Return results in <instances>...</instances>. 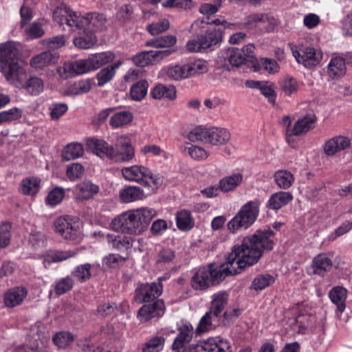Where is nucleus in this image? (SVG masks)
Masks as SVG:
<instances>
[{
    "instance_id": "nucleus-15",
    "label": "nucleus",
    "mask_w": 352,
    "mask_h": 352,
    "mask_svg": "<svg viewBox=\"0 0 352 352\" xmlns=\"http://www.w3.org/2000/svg\"><path fill=\"white\" fill-rule=\"evenodd\" d=\"M79 14L71 10L66 6L58 7L53 12V19L60 25L64 24L76 30V23L77 24L79 19Z\"/></svg>"
},
{
    "instance_id": "nucleus-37",
    "label": "nucleus",
    "mask_w": 352,
    "mask_h": 352,
    "mask_svg": "<svg viewBox=\"0 0 352 352\" xmlns=\"http://www.w3.org/2000/svg\"><path fill=\"white\" fill-rule=\"evenodd\" d=\"M83 153L84 148L80 143L72 142L65 146L61 157L65 161H70L82 156Z\"/></svg>"
},
{
    "instance_id": "nucleus-5",
    "label": "nucleus",
    "mask_w": 352,
    "mask_h": 352,
    "mask_svg": "<svg viewBox=\"0 0 352 352\" xmlns=\"http://www.w3.org/2000/svg\"><path fill=\"white\" fill-rule=\"evenodd\" d=\"M177 334L172 344L173 350L175 352H192L197 344H192L194 328L188 322L178 325Z\"/></svg>"
},
{
    "instance_id": "nucleus-43",
    "label": "nucleus",
    "mask_w": 352,
    "mask_h": 352,
    "mask_svg": "<svg viewBox=\"0 0 352 352\" xmlns=\"http://www.w3.org/2000/svg\"><path fill=\"white\" fill-rule=\"evenodd\" d=\"M274 179L277 186L283 190L288 189L294 181L293 174L285 170L276 171L274 175Z\"/></svg>"
},
{
    "instance_id": "nucleus-40",
    "label": "nucleus",
    "mask_w": 352,
    "mask_h": 352,
    "mask_svg": "<svg viewBox=\"0 0 352 352\" xmlns=\"http://www.w3.org/2000/svg\"><path fill=\"white\" fill-rule=\"evenodd\" d=\"M220 321H217L216 317L213 316L210 311H208L201 318L197 327L195 329V332L197 334H201L211 329H213Z\"/></svg>"
},
{
    "instance_id": "nucleus-8",
    "label": "nucleus",
    "mask_w": 352,
    "mask_h": 352,
    "mask_svg": "<svg viewBox=\"0 0 352 352\" xmlns=\"http://www.w3.org/2000/svg\"><path fill=\"white\" fill-rule=\"evenodd\" d=\"M290 49L292 54L298 63L310 67L318 65L321 58L322 54L317 52L311 45H293L290 44Z\"/></svg>"
},
{
    "instance_id": "nucleus-12",
    "label": "nucleus",
    "mask_w": 352,
    "mask_h": 352,
    "mask_svg": "<svg viewBox=\"0 0 352 352\" xmlns=\"http://www.w3.org/2000/svg\"><path fill=\"white\" fill-rule=\"evenodd\" d=\"M1 72L7 81L11 85L17 88H23L27 79V74L25 69L19 65V63L11 66H3Z\"/></svg>"
},
{
    "instance_id": "nucleus-42",
    "label": "nucleus",
    "mask_w": 352,
    "mask_h": 352,
    "mask_svg": "<svg viewBox=\"0 0 352 352\" xmlns=\"http://www.w3.org/2000/svg\"><path fill=\"white\" fill-rule=\"evenodd\" d=\"M244 57L243 52L240 49L230 48L226 52L225 62L232 67H239L246 61Z\"/></svg>"
},
{
    "instance_id": "nucleus-50",
    "label": "nucleus",
    "mask_w": 352,
    "mask_h": 352,
    "mask_svg": "<svg viewBox=\"0 0 352 352\" xmlns=\"http://www.w3.org/2000/svg\"><path fill=\"white\" fill-rule=\"evenodd\" d=\"M165 73L170 80H181L188 78L184 64L169 66L165 69Z\"/></svg>"
},
{
    "instance_id": "nucleus-62",
    "label": "nucleus",
    "mask_w": 352,
    "mask_h": 352,
    "mask_svg": "<svg viewBox=\"0 0 352 352\" xmlns=\"http://www.w3.org/2000/svg\"><path fill=\"white\" fill-rule=\"evenodd\" d=\"M188 155L195 160L203 161L206 160L209 153L204 148L197 146L190 145L186 148Z\"/></svg>"
},
{
    "instance_id": "nucleus-44",
    "label": "nucleus",
    "mask_w": 352,
    "mask_h": 352,
    "mask_svg": "<svg viewBox=\"0 0 352 352\" xmlns=\"http://www.w3.org/2000/svg\"><path fill=\"white\" fill-rule=\"evenodd\" d=\"M23 110L14 107L0 112V125L10 124L21 118Z\"/></svg>"
},
{
    "instance_id": "nucleus-57",
    "label": "nucleus",
    "mask_w": 352,
    "mask_h": 352,
    "mask_svg": "<svg viewBox=\"0 0 352 352\" xmlns=\"http://www.w3.org/2000/svg\"><path fill=\"white\" fill-rule=\"evenodd\" d=\"M74 341V336L69 332L62 331L57 333L53 337L54 343L59 348L64 349Z\"/></svg>"
},
{
    "instance_id": "nucleus-20",
    "label": "nucleus",
    "mask_w": 352,
    "mask_h": 352,
    "mask_svg": "<svg viewBox=\"0 0 352 352\" xmlns=\"http://www.w3.org/2000/svg\"><path fill=\"white\" fill-rule=\"evenodd\" d=\"M59 55L54 51H45L34 57L30 61V65L35 69H43L48 65L56 63Z\"/></svg>"
},
{
    "instance_id": "nucleus-30",
    "label": "nucleus",
    "mask_w": 352,
    "mask_h": 352,
    "mask_svg": "<svg viewBox=\"0 0 352 352\" xmlns=\"http://www.w3.org/2000/svg\"><path fill=\"white\" fill-rule=\"evenodd\" d=\"M41 187V179L35 177L23 179L19 185V192L25 195L33 196L38 193Z\"/></svg>"
},
{
    "instance_id": "nucleus-2",
    "label": "nucleus",
    "mask_w": 352,
    "mask_h": 352,
    "mask_svg": "<svg viewBox=\"0 0 352 352\" xmlns=\"http://www.w3.org/2000/svg\"><path fill=\"white\" fill-rule=\"evenodd\" d=\"M156 214L155 210L150 208L129 210L115 217L111 221L110 227L116 232L140 234L144 231Z\"/></svg>"
},
{
    "instance_id": "nucleus-17",
    "label": "nucleus",
    "mask_w": 352,
    "mask_h": 352,
    "mask_svg": "<svg viewBox=\"0 0 352 352\" xmlns=\"http://www.w3.org/2000/svg\"><path fill=\"white\" fill-rule=\"evenodd\" d=\"M316 116L313 112H309L298 119L291 130H287L288 136H300L307 133L314 127Z\"/></svg>"
},
{
    "instance_id": "nucleus-26",
    "label": "nucleus",
    "mask_w": 352,
    "mask_h": 352,
    "mask_svg": "<svg viewBox=\"0 0 352 352\" xmlns=\"http://www.w3.org/2000/svg\"><path fill=\"white\" fill-rule=\"evenodd\" d=\"M345 59L341 56L333 57L327 65V74L331 79L342 77L346 73Z\"/></svg>"
},
{
    "instance_id": "nucleus-45",
    "label": "nucleus",
    "mask_w": 352,
    "mask_h": 352,
    "mask_svg": "<svg viewBox=\"0 0 352 352\" xmlns=\"http://www.w3.org/2000/svg\"><path fill=\"white\" fill-rule=\"evenodd\" d=\"M89 58L93 69L96 70L102 65L113 61L115 56L111 52H105L92 54Z\"/></svg>"
},
{
    "instance_id": "nucleus-53",
    "label": "nucleus",
    "mask_w": 352,
    "mask_h": 352,
    "mask_svg": "<svg viewBox=\"0 0 352 352\" xmlns=\"http://www.w3.org/2000/svg\"><path fill=\"white\" fill-rule=\"evenodd\" d=\"M78 188L80 191V196L85 199L93 197L99 192L98 186L93 184L90 181H85L80 183Z\"/></svg>"
},
{
    "instance_id": "nucleus-63",
    "label": "nucleus",
    "mask_w": 352,
    "mask_h": 352,
    "mask_svg": "<svg viewBox=\"0 0 352 352\" xmlns=\"http://www.w3.org/2000/svg\"><path fill=\"white\" fill-rule=\"evenodd\" d=\"M298 89V84L296 80L292 77H286L281 82V90L287 96L296 93Z\"/></svg>"
},
{
    "instance_id": "nucleus-10",
    "label": "nucleus",
    "mask_w": 352,
    "mask_h": 352,
    "mask_svg": "<svg viewBox=\"0 0 352 352\" xmlns=\"http://www.w3.org/2000/svg\"><path fill=\"white\" fill-rule=\"evenodd\" d=\"M212 302L209 311L213 314L217 320L221 321V317L232 320L234 317L238 316L239 310L234 309L232 311H226L221 315L222 311L225 309L228 303V294L225 292H219L214 294L212 296Z\"/></svg>"
},
{
    "instance_id": "nucleus-48",
    "label": "nucleus",
    "mask_w": 352,
    "mask_h": 352,
    "mask_svg": "<svg viewBox=\"0 0 352 352\" xmlns=\"http://www.w3.org/2000/svg\"><path fill=\"white\" fill-rule=\"evenodd\" d=\"M94 85V82L92 79L79 80L70 85L68 92L73 95L86 94L91 90Z\"/></svg>"
},
{
    "instance_id": "nucleus-41",
    "label": "nucleus",
    "mask_w": 352,
    "mask_h": 352,
    "mask_svg": "<svg viewBox=\"0 0 352 352\" xmlns=\"http://www.w3.org/2000/svg\"><path fill=\"white\" fill-rule=\"evenodd\" d=\"M176 223L178 229L182 231H188L195 225L190 212L186 210H182L177 213Z\"/></svg>"
},
{
    "instance_id": "nucleus-51",
    "label": "nucleus",
    "mask_w": 352,
    "mask_h": 352,
    "mask_svg": "<svg viewBox=\"0 0 352 352\" xmlns=\"http://www.w3.org/2000/svg\"><path fill=\"white\" fill-rule=\"evenodd\" d=\"M91 267L89 263L78 265L72 272V275L80 283L86 282L91 276Z\"/></svg>"
},
{
    "instance_id": "nucleus-52",
    "label": "nucleus",
    "mask_w": 352,
    "mask_h": 352,
    "mask_svg": "<svg viewBox=\"0 0 352 352\" xmlns=\"http://www.w3.org/2000/svg\"><path fill=\"white\" fill-rule=\"evenodd\" d=\"M274 282V278L270 274H259L252 280L250 288L256 291L262 290L270 286Z\"/></svg>"
},
{
    "instance_id": "nucleus-35",
    "label": "nucleus",
    "mask_w": 352,
    "mask_h": 352,
    "mask_svg": "<svg viewBox=\"0 0 352 352\" xmlns=\"http://www.w3.org/2000/svg\"><path fill=\"white\" fill-rule=\"evenodd\" d=\"M166 338L162 335H154L142 346V352H160L164 349Z\"/></svg>"
},
{
    "instance_id": "nucleus-16",
    "label": "nucleus",
    "mask_w": 352,
    "mask_h": 352,
    "mask_svg": "<svg viewBox=\"0 0 352 352\" xmlns=\"http://www.w3.org/2000/svg\"><path fill=\"white\" fill-rule=\"evenodd\" d=\"M231 345L228 340L210 338L197 344L192 352H228Z\"/></svg>"
},
{
    "instance_id": "nucleus-34",
    "label": "nucleus",
    "mask_w": 352,
    "mask_h": 352,
    "mask_svg": "<svg viewBox=\"0 0 352 352\" xmlns=\"http://www.w3.org/2000/svg\"><path fill=\"white\" fill-rule=\"evenodd\" d=\"M184 65L188 78L206 73L208 71V64L203 59L190 60Z\"/></svg>"
},
{
    "instance_id": "nucleus-29",
    "label": "nucleus",
    "mask_w": 352,
    "mask_h": 352,
    "mask_svg": "<svg viewBox=\"0 0 352 352\" xmlns=\"http://www.w3.org/2000/svg\"><path fill=\"white\" fill-rule=\"evenodd\" d=\"M113 151L116 154H120L121 155H125L124 154H126L128 151L131 153V156L129 159L114 160L116 162H129L131 160L135 155L134 148L132 146L131 141L125 135H122L118 138L117 142L113 146Z\"/></svg>"
},
{
    "instance_id": "nucleus-38",
    "label": "nucleus",
    "mask_w": 352,
    "mask_h": 352,
    "mask_svg": "<svg viewBox=\"0 0 352 352\" xmlns=\"http://www.w3.org/2000/svg\"><path fill=\"white\" fill-rule=\"evenodd\" d=\"M201 41H205L206 45V50H213L214 47L219 45L222 41V33L219 30L212 28L206 31L205 35H201Z\"/></svg>"
},
{
    "instance_id": "nucleus-1",
    "label": "nucleus",
    "mask_w": 352,
    "mask_h": 352,
    "mask_svg": "<svg viewBox=\"0 0 352 352\" xmlns=\"http://www.w3.org/2000/svg\"><path fill=\"white\" fill-rule=\"evenodd\" d=\"M271 229L258 230L254 234L243 237L241 243L235 244L226 257V262L220 266L212 264L197 269L190 280L195 290L206 289L210 285L222 281L226 276L240 274L247 267L258 262L265 250L273 249Z\"/></svg>"
},
{
    "instance_id": "nucleus-60",
    "label": "nucleus",
    "mask_w": 352,
    "mask_h": 352,
    "mask_svg": "<svg viewBox=\"0 0 352 352\" xmlns=\"http://www.w3.org/2000/svg\"><path fill=\"white\" fill-rule=\"evenodd\" d=\"M116 73L113 69L109 66L102 69L96 75L98 85L102 87L112 80Z\"/></svg>"
},
{
    "instance_id": "nucleus-7",
    "label": "nucleus",
    "mask_w": 352,
    "mask_h": 352,
    "mask_svg": "<svg viewBox=\"0 0 352 352\" xmlns=\"http://www.w3.org/2000/svg\"><path fill=\"white\" fill-rule=\"evenodd\" d=\"M86 146L88 150L101 158H108L111 160H121L129 159L131 156L130 152H127L125 155L116 154L113 153V146L108 144L104 140L89 138L86 140Z\"/></svg>"
},
{
    "instance_id": "nucleus-18",
    "label": "nucleus",
    "mask_w": 352,
    "mask_h": 352,
    "mask_svg": "<svg viewBox=\"0 0 352 352\" xmlns=\"http://www.w3.org/2000/svg\"><path fill=\"white\" fill-rule=\"evenodd\" d=\"M258 24H267L266 30L270 32L276 25L273 16L263 13H254L247 16L244 19V25L248 29H253Z\"/></svg>"
},
{
    "instance_id": "nucleus-56",
    "label": "nucleus",
    "mask_w": 352,
    "mask_h": 352,
    "mask_svg": "<svg viewBox=\"0 0 352 352\" xmlns=\"http://www.w3.org/2000/svg\"><path fill=\"white\" fill-rule=\"evenodd\" d=\"M209 129L198 126L190 131L188 134V138L191 142H204L207 143Z\"/></svg>"
},
{
    "instance_id": "nucleus-59",
    "label": "nucleus",
    "mask_w": 352,
    "mask_h": 352,
    "mask_svg": "<svg viewBox=\"0 0 352 352\" xmlns=\"http://www.w3.org/2000/svg\"><path fill=\"white\" fill-rule=\"evenodd\" d=\"M65 195V190L63 188L56 187L53 188L48 194L46 202L52 206L60 204Z\"/></svg>"
},
{
    "instance_id": "nucleus-4",
    "label": "nucleus",
    "mask_w": 352,
    "mask_h": 352,
    "mask_svg": "<svg viewBox=\"0 0 352 352\" xmlns=\"http://www.w3.org/2000/svg\"><path fill=\"white\" fill-rule=\"evenodd\" d=\"M54 226L56 232L66 240L79 243L82 239L80 223L77 219L60 217L55 220Z\"/></svg>"
},
{
    "instance_id": "nucleus-31",
    "label": "nucleus",
    "mask_w": 352,
    "mask_h": 352,
    "mask_svg": "<svg viewBox=\"0 0 352 352\" xmlns=\"http://www.w3.org/2000/svg\"><path fill=\"white\" fill-rule=\"evenodd\" d=\"M120 197L123 202L131 203L144 199L145 195L141 188L129 186L120 191Z\"/></svg>"
},
{
    "instance_id": "nucleus-9",
    "label": "nucleus",
    "mask_w": 352,
    "mask_h": 352,
    "mask_svg": "<svg viewBox=\"0 0 352 352\" xmlns=\"http://www.w3.org/2000/svg\"><path fill=\"white\" fill-rule=\"evenodd\" d=\"M162 291L160 283H141L135 290L133 300L139 304L153 301L161 296Z\"/></svg>"
},
{
    "instance_id": "nucleus-33",
    "label": "nucleus",
    "mask_w": 352,
    "mask_h": 352,
    "mask_svg": "<svg viewBox=\"0 0 352 352\" xmlns=\"http://www.w3.org/2000/svg\"><path fill=\"white\" fill-rule=\"evenodd\" d=\"M346 296V289L340 286L334 287L329 292V298L337 306L338 311L340 313H342L345 309Z\"/></svg>"
},
{
    "instance_id": "nucleus-61",
    "label": "nucleus",
    "mask_w": 352,
    "mask_h": 352,
    "mask_svg": "<svg viewBox=\"0 0 352 352\" xmlns=\"http://www.w3.org/2000/svg\"><path fill=\"white\" fill-rule=\"evenodd\" d=\"M140 153L144 155H150L155 157H163L167 158L166 152L155 144H146L140 148Z\"/></svg>"
},
{
    "instance_id": "nucleus-6",
    "label": "nucleus",
    "mask_w": 352,
    "mask_h": 352,
    "mask_svg": "<svg viewBox=\"0 0 352 352\" xmlns=\"http://www.w3.org/2000/svg\"><path fill=\"white\" fill-rule=\"evenodd\" d=\"M107 19L102 14L88 12L79 14L78 22L76 23V30L81 32H96L103 30L106 26Z\"/></svg>"
},
{
    "instance_id": "nucleus-25",
    "label": "nucleus",
    "mask_w": 352,
    "mask_h": 352,
    "mask_svg": "<svg viewBox=\"0 0 352 352\" xmlns=\"http://www.w3.org/2000/svg\"><path fill=\"white\" fill-rule=\"evenodd\" d=\"M78 251L67 250V251H49L43 256V264L45 267L50 265L52 263H58L65 261L68 258L74 257L77 255Z\"/></svg>"
},
{
    "instance_id": "nucleus-27",
    "label": "nucleus",
    "mask_w": 352,
    "mask_h": 352,
    "mask_svg": "<svg viewBox=\"0 0 352 352\" xmlns=\"http://www.w3.org/2000/svg\"><path fill=\"white\" fill-rule=\"evenodd\" d=\"M230 132L223 128H210L208 134L207 143L212 145H223L230 140Z\"/></svg>"
},
{
    "instance_id": "nucleus-11",
    "label": "nucleus",
    "mask_w": 352,
    "mask_h": 352,
    "mask_svg": "<svg viewBox=\"0 0 352 352\" xmlns=\"http://www.w3.org/2000/svg\"><path fill=\"white\" fill-rule=\"evenodd\" d=\"M165 305L162 300H157L151 304H146L138 311L137 317L142 322L162 317L165 312Z\"/></svg>"
},
{
    "instance_id": "nucleus-21",
    "label": "nucleus",
    "mask_w": 352,
    "mask_h": 352,
    "mask_svg": "<svg viewBox=\"0 0 352 352\" xmlns=\"http://www.w3.org/2000/svg\"><path fill=\"white\" fill-rule=\"evenodd\" d=\"M293 200V195L290 192L279 191L273 193L266 203V208L278 211L287 205Z\"/></svg>"
},
{
    "instance_id": "nucleus-3",
    "label": "nucleus",
    "mask_w": 352,
    "mask_h": 352,
    "mask_svg": "<svg viewBox=\"0 0 352 352\" xmlns=\"http://www.w3.org/2000/svg\"><path fill=\"white\" fill-rule=\"evenodd\" d=\"M258 199L250 201L243 205L235 216L227 223V228L232 234H236L242 229H248L257 219L259 214Z\"/></svg>"
},
{
    "instance_id": "nucleus-46",
    "label": "nucleus",
    "mask_w": 352,
    "mask_h": 352,
    "mask_svg": "<svg viewBox=\"0 0 352 352\" xmlns=\"http://www.w3.org/2000/svg\"><path fill=\"white\" fill-rule=\"evenodd\" d=\"M82 35L74 38V45L80 49H89L97 43L96 34L90 32H82Z\"/></svg>"
},
{
    "instance_id": "nucleus-58",
    "label": "nucleus",
    "mask_w": 352,
    "mask_h": 352,
    "mask_svg": "<svg viewBox=\"0 0 352 352\" xmlns=\"http://www.w3.org/2000/svg\"><path fill=\"white\" fill-rule=\"evenodd\" d=\"M85 172V168L79 163H72L67 166L66 175L70 181L80 178Z\"/></svg>"
},
{
    "instance_id": "nucleus-24",
    "label": "nucleus",
    "mask_w": 352,
    "mask_h": 352,
    "mask_svg": "<svg viewBox=\"0 0 352 352\" xmlns=\"http://www.w3.org/2000/svg\"><path fill=\"white\" fill-rule=\"evenodd\" d=\"M350 144L351 141L349 138L344 136H337L326 142L323 146V149L325 154L331 156L348 148Z\"/></svg>"
},
{
    "instance_id": "nucleus-22",
    "label": "nucleus",
    "mask_w": 352,
    "mask_h": 352,
    "mask_svg": "<svg viewBox=\"0 0 352 352\" xmlns=\"http://www.w3.org/2000/svg\"><path fill=\"white\" fill-rule=\"evenodd\" d=\"M105 239L110 247L118 251H124L130 249L134 242V239L131 236L115 235L113 234H107Z\"/></svg>"
},
{
    "instance_id": "nucleus-64",
    "label": "nucleus",
    "mask_w": 352,
    "mask_h": 352,
    "mask_svg": "<svg viewBox=\"0 0 352 352\" xmlns=\"http://www.w3.org/2000/svg\"><path fill=\"white\" fill-rule=\"evenodd\" d=\"M11 228L10 223H3L0 226V248H4L10 244Z\"/></svg>"
},
{
    "instance_id": "nucleus-54",
    "label": "nucleus",
    "mask_w": 352,
    "mask_h": 352,
    "mask_svg": "<svg viewBox=\"0 0 352 352\" xmlns=\"http://www.w3.org/2000/svg\"><path fill=\"white\" fill-rule=\"evenodd\" d=\"M74 285V280L70 276H67L59 279L54 288V292L58 296H61L70 291Z\"/></svg>"
},
{
    "instance_id": "nucleus-39",
    "label": "nucleus",
    "mask_w": 352,
    "mask_h": 352,
    "mask_svg": "<svg viewBox=\"0 0 352 352\" xmlns=\"http://www.w3.org/2000/svg\"><path fill=\"white\" fill-rule=\"evenodd\" d=\"M133 119V113L128 111L115 113L109 120V124L113 129L121 128L129 124Z\"/></svg>"
},
{
    "instance_id": "nucleus-49",
    "label": "nucleus",
    "mask_w": 352,
    "mask_h": 352,
    "mask_svg": "<svg viewBox=\"0 0 352 352\" xmlns=\"http://www.w3.org/2000/svg\"><path fill=\"white\" fill-rule=\"evenodd\" d=\"M176 42V36L173 35H166L146 41V45L155 48H166L173 46Z\"/></svg>"
},
{
    "instance_id": "nucleus-55",
    "label": "nucleus",
    "mask_w": 352,
    "mask_h": 352,
    "mask_svg": "<svg viewBox=\"0 0 352 352\" xmlns=\"http://www.w3.org/2000/svg\"><path fill=\"white\" fill-rule=\"evenodd\" d=\"M32 96H37L44 89L43 80L38 77L30 78L23 87Z\"/></svg>"
},
{
    "instance_id": "nucleus-28",
    "label": "nucleus",
    "mask_w": 352,
    "mask_h": 352,
    "mask_svg": "<svg viewBox=\"0 0 352 352\" xmlns=\"http://www.w3.org/2000/svg\"><path fill=\"white\" fill-rule=\"evenodd\" d=\"M27 296L23 287H15L8 290L4 295V303L8 307H14L22 303Z\"/></svg>"
},
{
    "instance_id": "nucleus-47",
    "label": "nucleus",
    "mask_w": 352,
    "mask_h": 352,
    "mask_svg": "<svg viewBox=\"0 0 352 352\" xmlns=\"http://www.w3.org/2000/svg\"><path fill=\"white\" fill-rule=\"evenodd\" d=\"M148 83L145 80H141L135 83L131 88L130 94L133 100L140 101L147 94Z\"/></svg>"
},
{
    "instance_id": "nucleus-14",
    "label": "nucleus",
    "mask_w": 352,
    "mask_h": 352,
    "mask_svg": "<svg viewBox=\"0 0 352 352\" xmlns=\"http://www.w3.org/2000/svg\"><path fill=\"white\" fill-rule=\"evenodd\" d=\"M172 53L170 50L144 51L133 57V62L138 67H146L155 60H161Z\"/></svg>"
},
{
    "instance_id": "nucleus-19",
    "label": "nucleus",
    "mask_w": 352,
    "mask_h": 352,
    "mask_svg": "<svg viewBox=\"0 0 352 352\" xmlns=\"http://www.w3.org/2000/svg\"><path fill=\"white\" fill-rule=\"evenodd\" d=\"M123 177L129 182H135L139 184H144L145 177L149 175V169L143 166H131L124 167L121 170Z\"/></svg>"
},
{
    "instance_id": "nucleus-32",
    "label": "nucleus",
    "mask_w": 352,
    "mask_h": 352,
    "mask_svg": "<svg viewBox=\"0 0 352 352\" xmlns=\"http://www.w3.org/2000/svg\"><path fill=\"white\" fill-rule=\"evenodd\" d=\"M151 96L156 100L167 98L173 100L177 97V90L173 85H164L159 84L156 85L151 91Z\"/></svg>"
},
{
    "instance_id": "nucleus-23",
    "label": "nucleus",
    "mask_w": 352,
    "mask_h": 352,
    "mask_svg": "<svg viewBox=\"0 0 352 352\" xmlns=\"http://www.w3.org/2000/svg\"><path fill=\"white\" fill-rule=\"evenodd\" d=\"M332 267V261L326 254H319L314 258L309 267V273L324 275Z\"/></svg>"
},
{
    "instance_id": "nucleus-13",
    "label": "nucleus",
    "mask_w": 352,
    "mask_h": 352,
    "mask_svg": "<svg viewBox=\"0 0 352 352\" xmlns=\"http://www.w3.org/2000/svg\"><path fill=\"white\" fill-rule=\"evenodd\" d=\"M19 43L15 41H7L0 43L1 69L3 66H11L18 63Z\"/></svg>"
},
{
    "instance_id": "nucleus-36",
    "label": "nucleus",
    "mask_w": 352,
    "mask_h": 352,
    "mask_svg": "<svg viewBox=\"0 0 352 352\" xmlns=\"http://www.w3.org/2000/svg\"><path fill=\"white\" fill-rule=\"evenodd\" d=\"M243 181V175L241 173H234L231 175L223 177L219 182L221 191L227 192L234 190Z\"/></svg>"
}]
</instances>
